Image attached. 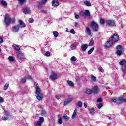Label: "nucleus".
<instances>
[{"instance_id": "obj_55", "label": "nucleus", "mask_w": 126, "mask_h": 126, "mask_svg": "<svg viewBox=\"0 0 126 126\" xmlns=\"http://www.w3.org/2000/svg\"><path fill=\"white\" fill-rule=\"evenodd\" d=\"M58 123L59 124H63V120H62V118H59L58 120Z\"/></svg>"}, {"instance_id": "obj_16", "label": "nucleus", "mask_w": 126, "mask_h": 126, "mask_svg": "<svg viewBox=\"0 0 126 126\" xmlns=\"http://www.w3.org/2000/svg\"><path fill=\"white\" fill-rule=\"evenodd\" d=\"M19 1V4L21 6H23L25 4V2L26 1V0H17Z\"/></svg>"}, {"instance_id": "obj_19", "label": "nucleus", "mask_w": 126, "mask_h": 126, "mask_svg": "<svg viewBox=\"0 0 126 126\" xmlns=\"http://www.w3.org/2000/svg\"><path fill=\"white\" fill-rule=\"evenodd\" d=\"M19 24L20 27H21V28H23V27H25V24L24 23V22H23V21H22V20H19Z\"/></svg>"}, {"instance_id": "obj_39", "label": "nucleus", "mask_w": 126, "mask_h": 126, "mask_svg": "<svg viewBox=\"0 0 126 126\" xmlns=\"http://www.w3.org/2000/svg\"><path fill=\"white\" fill-rule=\"evenodd\" d=\"M45 56L46 57H50L51 56V52L49 51H47L45 52Z\"/></svg>"}, {"instance_id": "obj_4", "label": "nucleus", "mask_w": 126, "mask_h": 126, "mask_svg": "<svg viewBox=\"0 0 126 126\" xmlns=\"http://www.w3.org/2000/svg\"><path fill=\"white\" fill-rule=\"evenodd\" d=\"M119 40H120V37H119V35L114 34L112 36V41L113 42V43H117Z\"/></svg>"}, {"instance_id": "obj_56", "label": "nucleus", "mask_w": 126, "mask_h": 126, "mask_svg": "<svg viewBox=\"0 0 126 126\" xmlns=\"http://www.w3.org/2000/svg\"><path fill=\"white\" fill-rule=\"evenodd\" d=\"M93 44H94V41L92 40L90 42L89 46H93Z\"/></svg>"}, {"instance_id": "obj_47", "label": "nucleus", "mask_w": 126, "mask_h": 126, "mask_svg": "<svg viewBox=\"0 0 126 126\" xmlns=\"http://www.w3.org/2000/svg\"><path fill=\"white\" fill-rule=\"evenodd\" d=\"M79 14H80V15H81L82 16H83V17H85V14H84V12L81 11V12H80Z\"/></svg>"}, {"instance_id": "obj_58", "label": "nucleus", "mask_w": 126, "mask_h": 126, "mask_svg": "<svg viewBox=\"0 0 126 126\" xmlns=\"http://www.w3.org/2000/svg\"><path fill=\"white\" fill-rule=\"evenodd\" d=\"M41 12L43 14H46V13H47V10H41Z\"/></svg>"}, {"instance_id": "obj_37", "label": "nucleus", "mask_w": 126, "mask_h": 126, "mask_svg": "<svg viewBox=\"0 0 126 126\" xmlns=\"http://www.w3.org/2000/svg\"><path fill=\"white\" fill-rule=\"evenodd\" d=\"M78 45V43L77 42H75L74 44H73L71 46V48H76Z\"/></svg>"}, {"instance_id": "obj_18", "label": "nucleus", "mask_w": 126, "mask_h": 126, "mask_svg": "<svg viewBox=\"0 0 126 126\" xmlns=\"http://www.w3.org/2000/svg\"><path fill=\"white\" fill-rule=\"evenodd\" d=\"M19 30V26L16 25L13 27V32H18Z\"/></svg>"}, {"instance_id": "obj_36", "label": "nucleus", "mask_w": 126, "mask_h": 126, "mask_svg": "<svg viewBox=\"0 0 126 126\" xmlns=\"http://www.w3.org/2000/svg\"><path fill=\"white\" fill-rule=\"evenodd\" d=\"M90 113L91 115H94V113H95V110L94 108H92L90 109Z\"/></svg>"}, {"instance_id": "obj_9", "label": "nucleus", "mask_w": 126, "mask_h": 126, "mask_svg": "<svg viewBox=\"0 0 126 126\" xmlns=\"http://www.w3.org/2000/svg\"><path fill=\"white\" fill-rule=\"evenodd\" d=\"M114 44L113 43V41L112 40L107 41L105 44L104 45V47L106 48H110L111 47H113Z\"/></svg>"}, {"instance_id": "obj_54", "label": "nucleus", "mask_w": 126, "mask_h": 126, "mask_svg": "<svg viewBox=\"0 0 126 126\" xmlns=\"http://www.w3.org/2000/svg\"><path fill=\"white\" fill-rule=\"evenodd\" d=\"M100 23L101 24H104V23H105V20H104V19H100Z\"/></svg>"}, {"instance_id": "obj_60", "label": "nucleus", "mask_w": 126, "mask_h": 126, "mask_svg": "<svg viewBox=\"0 0 126 126\" xmlns=\"http://www.w3.org/2000/svg\"><path fill=\"white\" fill-rule=\"evenodd\" d=\"M112 101L113 102V103H117V100L115 98H113L112 99Z\"/></svg>"}, {"instance_id": "obj_28", "label": "nucleus", "mask_w": 126, "mask_h": 126, "mask_svg": "<svg viewBox=\"0 0 126 126\" xmlns=\"http://www.w3.org/2000/svg\"><path fill=\"white\" fill-rule=\"evenodd\" d=\"M122 70L124 73L126 72V65L122 66Z\"/></svg>"}, {"instance_id": "obj_43", "label": "nucleus", "mask_w": 126, "mask_h": 126, "mask_svg": "<svg viewBox=\"0 0 126 126\" xmlns=\"http://www.w3.org/2000/svg\"><path fill=\"white\" fill-rule=\"evenodd\" d=\"M99 71L100 72H102V73H104V69H103V67H100L99 68Z\"/></svg>"}, {"instance_id": "obj_38", "label": "nucleus", "mask_w": 126, "mask_h": 126, "mask_svg": "<svg viewBox=\"0 0 126 126\" xmlns=\"http://www.w3.org/2000/svg\"><path fill=\"white\" fill-rule=\"evenodd\" d=\"M63 119L66 121H68V120H69V117L67 116L66 114H64L63 115Z\"/></svg>"}, {"instance_id": "obj_52", "label": "nucleus", "mask_w": 126, "mask_h": 126, "mask_svg": "<svg viewBox=\"0 0 126 126\" xmlns=\"http://www.w3.org/2000/svg\"><path fill=\"white\" fill-rule=\"evenodd\" d=\"M33 21H34V19H33L32 18H30L29 19V22L30 23H33Z\"/></svg>"}, {"instance_id": "obj_51", "label": "nucleus", "mask_w": 126, "mask_h": 126, "mask_svg": "<svg viewBox=\"0 0 126 126\" xmlns=\"http://www.w3.org/2000/svg\"><path fill=\"white\" fill-rule=\"evenodd\" d=\"M5 116L9 117V112H7V111H5Z\"/></svg>"}, {"instance_id": "obj_57", "label": "nucleus", "mask_w": 126, "mask_h": 126, "mask_svg": "<svg viewBox=\"0 0 126 126\" xmlns=\"http://www.w3.org/2000/svg\"><path fill=\"white\" fill-rule=\"evenodd\" d=\"M3 43V39L0 36V44H2Z\"/></svg>"}, {"instance_id": "obj_17", "label": "nucleus", "mask_w": 126, "mask_h": 126, "mask_svg": "<svg viewBox=\"0 0 126 126\" xmlns=\"http://www.w3.org/2000/svg\"><path fill=\"white\" fill-rule=\"evenodd\" d=\"M86 32L87 34H88V35L90 36V37H91L92 36L91 35V31H90V29L88 27L86 28Z\"/></svg>"}, {"instance_id": "obj_11", "label": "nucleus", "mask_w": 126, "mask_h": 126, "mask_svg": "<svg viewBox=\"0 0 126 126\" xmlns=\"http://www.w3.org/2000/svg\"><path fill=\"white\" fill-rule=\"evenodd\" d=\"M47 1H48V0H41V2L39 4V7L43 8Z\"/></svg>"}, {"instance_id": "obj_12", "label": "nucleus", "mask_w": 126, "mask_h": 126, "mask_svg": "<svg viewBox=\"0 0 126 126\" xmlns=\"http://www.w3.org/2000/svg\"><path fill=\"white\" fill-rule=\"evenodd\" d=\"M36 95V99L38 101H41L42 100H43V99H44V96L43 95V94H37Z\"/></svg>"}, {"instance_id": "obj_23", "label": "nucleus", "mask_w": 126, "mask_h": 126, "mask_svg": "<svg viewBox=\"0 0 126 126\" xmlns=\"http://www.w3.org/2000/svg\"><path fill=\"white\" fill-rule=\"evenodd\" d=\"M76 113H77V110H76V109H75L74 111V112L72 115V119H75V117H76Z\"/></svg>"}, {"instance_id": "obj_49", "label": "nucleus", "mask_w": 126, "mask_h": 126, "mask_svg": "<svg viewBox=\"0 0 126 126\" xmlns=\"http://www.w3.org/2000/svg\"><path fill=\"white\" fill-rule=\"evenodd\" d=\"M81 48H88V45L86 44L82 45Z\"/></svg>"}, {"instance_id": "obj_62", "label": "nucleus", "mask_w": 126, "mask_h": 126, "mask_svg": "<svg viewBox=\"0 0 126 126\" xmlns=\"http://www.w3.org/2000/svg\"><path fill=\"white\" fill-rule=\"evenodd\" d=\"M42 115H47V112H46V111H42Z\"/></svg>"}, {"instance_id": "obj_8", "label": "nucleus", "mask_w": 126, "mask_h": 126, "mask_svg": "<svg viewBox=\"0 0 126 126\" xmlns=\"http://www.w3.org/2000/svg\"><path fill=\"white\" fill-rule=\"evenodd\" d=\"M124 48H117L116 51V54L117 56H122L123 55V52H124Z\"/></svg>"}, {"instance_id": "obj_22", "label": "nucleus", "mask_w": 126, "mask_h": 126, "mask_svg": "<svg viewBox=\"0 0 126 126\" xmlns=\"http://www.w3.org/2000/svg\"><path fill=\"white\" fill-rule=\"evenodd\" d=\"M84 13L85 14V17H86V16H90V12L88 10H85Z\"/></svg>"}, {"instance_id": "obj_24", "label": "nucleus", "mask_w": 126, "mask_h": 126, "mask_svg": "<svg viewBox=\"0 0 126 126\" xmlns=\"http://www.w3.org/2000/svg\"><path fill=\"white\" fill-rule=\"evenodd\" d=\"M85 93H86V94H92L93 92H92V90H90V89H85Z\"/></svg>"}, {"instance_id": "obj_2", "label": "nucleus", "mask_w": 126, "mask_h": 126, "mask_svg": "<svg viewBox=\"0 0 126 126\" xmlns=\"http://www.w3.org/2000/svg\"><path fill=\"white\" fill-rule=\"evenodd\" d=\"M91 28L95 32H97L99 30V26L98 24L94 21H92L90 24Z\"/></svg>"}, {"instance_id": "obj_63", "label": "nucleus", "mask_w": 126, "mask_h": 126, "mask_svg": "<svg viewBox=\"0 0 126 126\" xmlns=\"http://www.w3.org/2000/svg\"><path fill=\"white\" fill-rule=\"evenodd\" d=\"M75 18H76V19H78V18H79V15H75Z\"/></svg>"}, {"instance_id": "obj_45", "label": "nucleus", "mask_w": 126, "mask_h": 126, "mask_svg": "<svg viewBox=\"0 0 126 126\" xmlns=\"http://www.w3.org/2000/svg\"><path fill=\"white\" fill-rule=\"evenodd\" d=\"M103 107V104L102 103H99L97 104V107L98 109H101Z\"/></svg>"}, {"instance_id": "obj_32", "label": "nucleus", "mask_w": 126, "mask_h": 126, "mask_svg": "<svg viewBox=\"0 0 126 126\" xmlns=\"http://www.w3.org/2000/svg\"><path fill=\"white\" fill-rule=\"evenodd\" d=\"M77 105L79 108H81V107H82V102L78 101L77 103Z\"/></svg>"}, {"instance_id": "obj_20", "label": "nucleus", "mask_w": 126, "mask_h": 126, "mask_svg": "<svg viewBox=\"0 0 126 126\" xmlns=\"http://www.w3.org/2000/svg\"><path fill=\"white\" fill-rule=\"evenodd\" d=\"M35 93L36 94H41V88H40V87H39L38 88H35Z\"/></svg>"}, {"instance_id": "obj_59", "label": "nucleus", "mask_w": 126, "mask_h": 126, "mask_svg": "<svg viewBox=\"0 0 126 126\" xmlns=\"http://www.w3.org/2000/svg\"><path fill=\"white\" fill-rule=\"evenodd\" d=\"M12 48H19V46H18V45L16 44H13Z\"/></svg>"}, {"instance_id": "obj_33", "label": "nucleus", "mask_w": 126, "mask_h": 126, "mask_svg": "<svg viewBox=\"0 0 126 126\" xmlns=\"http://www.w3.org/2000/svg\"><path fill=\"white\" fill-rule=\"evenodd\" d=\"M94 51V48H92L88 51V55H91L92 52Z\"/></svg>"}, {"instance_id": "obj_26", "label": "nucleus", "mask_w": 126, "mask_h": 126, "mask_svg": "<svg viewBox=\"0 0 126 126\" xmlns=\"http://www.w3.org/2000/svg\"><path fill=\"white\" fill-rule=\"evenodd\" d=\"M84 3L86 5V6H91V3L88 1H85Z\"/></svg>"}, {"instance_id": "obj_7", "label": "nucleus", "mask_w": 126, "mask_h": 126, "mask_svg": "<svg viewBox=\"0 0 126 126\" xmlns=\"http://www.w3.org/2000/svg\"><path fill=\"white\" fill-rule=\"evenodd\" d=\"M92 92L94 94H97L100 92V88H99L98 86H95L92 89Z\"/></svg>"}, {"instance_id": "obj_48", "label": "nucleus", "mask_w": 126, "mask_h": 126, "mask_svg": "<svg viewBox=\"0 0 126 126\" xmlns=\"http://www.w3.org/2000/svg\"><path fill=\"white\" fill-rule=\"evenodd\" d=\"M70 33H71V34H75V31L74 29H71L70 30Z\"/></svg>"}, {"instance_id": "obj_30", "label": "nucleus", "mask_w": 126, "mask_h": 126, "mask_svg": "<svg viewBox=\"0 0 126 126\" xmlns=\"http://www.w3.org/2000/svg\"><path fill=\"white\" fill-rule=\"evenodd\" d=\"M53 34L55 37V38H57L58 36H59V33L57 31H54L53 32Z\"/></svg>"}, {"instance_id": "obj_10", "label": "nucleus", "mask_w": 126, "mask_h": 126, "mask_svg": "<svg viewBox=\"0 0 126 126\" xmlns=\"http://www.w3.org/2000/svg\"><path fill=\"white\" fill-rule=\"evenodd\" d=\"M23 12L24 14H30L31 13V10L29 8H24L23 9Z\"/></svg>"}, {"instance_id": "obj_1", "label": "nucleus", "mask_w": 126, "mask_h": 126, "mask_svg": "<svg viewBox=\"0 0 126 126\" xmlns=\"http://www.w3.org/2000/svg\"><path fill=\"white\" fill-rule=\"evenodd\" d=\"M4 22L5 23V25L7 26H8V25H9L10 23H15V18H13L11 19L10 15L8 14L5 15Z\"/></svg>"}, {"instance_id": "obj_5", "label": "nucleus", "mask_w": 126, "mask_h": 126, "mask_svg": "<svg viewBox=\"0 0 126 126\" xmlns=\"http://www.w3.org/2000/svg\"><path fill=\"white\" fill-rule=\"evenodd\" d=\"M105 23H106L107 25H108V26H114L115 24V21L113 20H107L105 21Z\"/></svg>"}, {"instance_id": "obj_53", "label": "nucleus", "mask_w": 126, "mask_h": 126, "mask_svg": "<svg viewBox=\"0 0 126 126\" xmlns=\"http://www.w3.org/2000/svg\"><path fill=\"white\" fill-rule=\"evenodd\" d=\"M103 99L101 98H99L98 99H97V102L98 103H101V102H102Z\"/></svg>"}, {"instance_id": "obj_61", "label": "nucleus", "mask_w": 126, "mask_h": 126, "mask_svg": "<svg viewBox=\"0 0 126 126\" xmlns=\"http://www.w3.org/2000/svg\"><path fill=\"white\" fill-rule=\"evenodd\" d=\"M3 99L2 98V97H0V103H3Z\"/></svg>"}, {"instance_id": "obj_64", "label": "nucleus", "mask_w": 126, "mask_h": 126, "mask_svg": "<svg viewBox=\"0 0 126 126\" xmlns=\"http://www.w3.org/2000/svg\"><path fill=\"white\" fill-rule=\"evenodd\" d=\"M15 51H17V52H18V51H20V48H15Z\"/></svg>"}, {"instance_id": "obj_35", "label": "nucleus", "mask_w": 126, "mask_h": 126, "mask_svg": "<svg viewBox=\"0 0 126 126\" xmlns=\"http://www.w3.org/2000/svg\"><path fill=\"white\" fill-rule=\"evenodd\" d=\"M91 79L92 81L95 82V81H96V77L94 76V75H92L91 77Z\"/></svg>"}, {"instance_id": "obj_14", "label": "nucleus", "mask_w": 126, "mask_h": 126, "mask_svg": "<svg viewBox=\"0 0 126 126\" xmlns=\"http://www.w3.org/2000/svg\"><path fill=\"white\" fill-rule=\"evenodd\" d=\"M52 6L54 7H56L57 6H59L60 5V3L59 2H58V0H53L52 2Z\"/></svg>"}, {"instance_id": "obj_6", "label": "nucleus", "mask_w": 126, "mask_h": 126, "mask_svg": "<svg viewBox=\"0 0 126 126\" xmlns=\"http://www.w3.org/2000/svg\"><path fill=\"white\" fill-rule=\"evenodd\" d=\"M43 123H44V117H39V120L35 124V126H42Z\"/></svg>"}, {"instance_id": "obj_29", "label": "nucleus", "mask_w": 126, "mask_h": 126, "mask_svg": "<svg viewBox=\"0 0 126 126\" xmlns=\"http://www.w3.org/2000/svg\"><path fill=\"white\" fill-rule=\"evenodd\" d=\"M1 3L3 6H7V3L4 0H1Z\"/></svg>"}, {"instance_id": "obj_3", "label": "nucleus", "mask_w": 126, "mask_h": 126, "mask_svg": "<svg viewBox=\"0 0 126 126\" xmlns=\"http://www.w3.org/2000/svg\"><path fill=\"white\" fill-rule=\"evenodd\" d=\"M123 102L126 103V98L124 95H122L117 99V104H122Z\"/></svg>"}, {"instance_id": "obj_34", "label": "nucleus", "mask_w": 126, "mask_h": 126, "mask_svg": "<svg viewBox=\"0 0 126 126\" xmlns=\"http://www.w3.org/2000/svg\"><path fill=\"white\" fill-rule=\"evenodd\" d=\"M73 100V97L71 95H68V100L70 101V102H72V100Z\"/></svg>"}, {"instance_id": "obj_42", "label": "nucleus", "mask_w": 126, "mask_h": 126, "mask_svg": "<svg viewBox=\"0 0 126 126\" xmlns=\"http://www.w3.org/2000/svg\"><path fill=\"white\" fill-rule=\"evenodd\" d=\"M71 61H72V62H75V61H76V58H75V56H72L71 59H70Z\"/></svg>"}, {"instance_id": "obj_40", "label": "nucleus", "mask_w": 126, "mask_h": 126, "mask_svg": "<svg viewBox=\"0 0 126 126\" xmlns=\"http://www.w3.org/2000/svg\"><path fill=\"white\" fill-rule=\"evenodd\" d=\"M26 77L22 78L21 79V83H25V82H26Z\"/></svg>"}, {"instance_id": "obj_41", "label": "nucleus", "mask_w": 126, "mask_h": 126, "mask_svg": "<svg viewBox=\"0 0 126 126\" xmlns=\"http://www.w3.org/2000/svg\"><path fill=\"white\" fill-rule=\"evenodd\" d=\"M69 103H71L69 100H65L64 102V106H66L67 104H69Z\"/></svg>"}, {"instance_id": "obj_27", "label": "nucleus", "mask_w": 126, "mask_h": 126, "mask_svg": "<svg viewBox=\"0 0 126 126\" xmlns=\"http://www.w3.org/2000/svg\"><path fill=\"white\" fill-rule=\"evenodd\" d=\"M8 87H9V83H6L4 86V90H7L8 89Z\"/></svg>"}, {"instance_id": "obj_13", "label": "nucleus", "mask_w": 126, "mask_h": 126, "mask_svg": "<svg viewBox=\"0 0 126 126\" xmlns=\"http://www.w3.org/2000/svg\"><path fill=\"white\" fill-rule=\"evenodd\" d=\"M18 58L20 60H24L25 59V55L23 53H18Z\"/></svg>"}, {"instance_id": "obj_50", "label": "nucleus", "mask_w": 126, "mask_h": 126, "mask_svg": "<svg viewBox=\"0 0 126 126\" xmlns=\"http://www.w3.org/2000/svg\"><path fill=\"white\" fill-rule=\"evenodd\" d=\"M25 77H26V79H30V80H32V77H31V76H26Z\"/></svg>"}, {"instance_id": "obj_31", "label": "nucleus", "mask_w": 126, "mask_h": 126, "mask_svg": "<svg viewBox=\"0 0 126 126\" xmlns=\"http://www.w3.org/2000/svg\"><path fill=\"white\" fill-rule=\"evenodd\" d=\"M67 82L69 86H73L74 85V83H73L71 81H67Z\"/></svg>"}, {"instance_id": "obj_15", "label": "nucleus", "mask_w": 126, "mask_h": 126, "mask_svg": "<svg viewBox=\"0 0 126 126\" xmlns=\"http://www.w3.org/2000/svg\"><path fill=\"white\" fill-rule=\"evenodd\" d=\"M50 78L52 80H56L58 78V74L56 73H53L50 76Z\"/></svg>"}, {"instance_id": "obj_25", "label": "nucleus", "mask_w": 126, "mask_h": 126, "mask_svg": "<svg viewBox=\"0 0 126 126\" xmlns=\"http://www.w3.org/2000/svg\"><path fill=\"white\" fill-rule=\"evenodd\" d=\"M8 60L10 62H14V61H15V58L13 56H9L8 57Z\"/></svg>"}, {"instance_id": "obj_21", "label": "nucleus", "mask_w": 126, "mask_h": 126, "mask_svg": "<svg viewBox=\"0 0 126 126\" xmlns=\"http://www.w3.org/2000/svg\"><path fill=\"white\" fill-rule=\"evenodd\" d=\"M126 60H125V59H122L119 62V64H120V65H122V66H123V65H125V64H126Z\"/></svg>"}, {"instance_id": "obj_46", "label": "nucleus", "mask_w": 126, "mask_h": 126, "mask_svg": "<svg viewBox=\"0 0 126 126\" xmlns=\"http://www.w3.org/2000/svg\"><path fill=\"white\" fill-rule=\"evenodd\" d=\"M34 86L35 88H37L39 87V84L37 82L34 83Z\"/></svg>"}, {"instance_id": "obj_44", "label": "nucleus", "mask_w": 126, "mask_h": 126, "mask_svg": "<svg viewBox=\"0 0 126 126\" xmlns=\"http://www.w3.org/2000/svg\"><path fill=\"white\" fill-rule=\"evenodd\" d=\"M2 120L3 121H7L8 120V117L4 116L2 117Z\"/></svg>"}]
</instances>
